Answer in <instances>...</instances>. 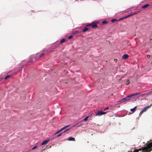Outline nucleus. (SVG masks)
<instances>
[{"mask_svg":"<svg viewBox=\"0 0 152 152\" xmlns=\"http://www.w3.org/2000/svg\"><path fill=\"white\" fill-rule=\"evenodd\" d=\"M102 23L103 24H106L107 23V22L106 21L104 20L102 22Z\"/></svg>","mask_w":152,"mask_h":152,"instance_id":"b1692460","label":"nucleus"},{"mask_svg":"<svg viewBox=\"0 0 152 152\" xmlns=\"http://www.w3.org/2000/svg\"><path fill=\"white\" fill-rule=\"evenodd\" d=\"M69 130V129H66V130H65L64 131V132H66V131L68 130Z\"/></svg>","mask_w":152,"mask_h":152,"instance_id":"7c9ffc66","label":"nucleus"},{"mask_svg":"<svg viewBox=\"0 0 152 152\" xmlns=\"http://www.w3.org/2000/svg\"><path fill=\"white\" fill-rule=\"evenodd\" d=\"M137 107V106H135L134 108L130 109V110L132 112V113H133L135 111Z\"/></svg>","mask_w":152,"mask_h":152,"instance_id":"2eb2a0df","label":"nucleus"},{"mask_svg":"<svg viewBox=\"0 0 152 152\" xmlns=\"http://www.w3.org/2000/svg\"><path fill=\"white\" fill-rule=\"evenodd\" d=\"M137 13V12H135V13H133L132 14H129V15H128L127 16H125L123 18H124V19L126 18H128L129 17H130V16H132V15H134L135 14H136Z\"/></svg>","mask_w":152,"mask_h":152,"instance_id":"9b49d317","label":"nucleus"},{"mask_svg":"<svg viewBox=\"0 0 152 152\" xmlns=\"http://www.w3.org/2000/svg\"><path fill=\"white\" fill-rule=\"evenodd\" d=\"M96 113V112L95 111H92L91 113V114H90V117H92V114H94V113Z\"/></svg>","mask_w":152,"mask_h":152,"instance_id":"dca6fc26","label":"nucleus"},{"mask_svg":"<svg viewBox=\"0 0 152 152\" xmlns=\"http://www.w3.org/2000/svg\"><path fill=\"white\" fill-rule=\"evenodd\" d=\"M129 56L127 54H125L123 56L122 58L124 59H126L129 58Z\"/></svg>","mask_w":152,"mask_h":152,"instance_id":"6e6552de","label":"nucleus"},{"mask_svg":"<svg viewBox=\"0 0 152 152\" xmlns=\"http://www.w3.org/2000/svg\"><path fill=\"white\" fill-rule=\"evenodd\" d=\"M63 132H62V133H60V134H58L57 135V136L58 137H59L61 136L62 135V134L63 133Z\"/></svg>","mask_w":152,"mask_h":152,"instance_id":"cd10ccee","label":"nucleus"},{"mask_svg":"<svg viewBox=\"0 0 152 152\" xmlns=\"http://www.w3.org/2000/svg\"><path fill=\"white\" fill-rule=\"evenodd\" d=\"M99 22L95 20L91 23V25H91V26L93 28H95L97 27V24H99Z\"/></svg>","mask_w":152,"mask_h":152,"instance_id":"f03ea898","label":"nucleus"},{"mask_svg":"<svg viewBox=\"0 0 152 152\" xmlns=\"http://www.w3.org/2000/svg\"><path fill=\"white\" fill-rule=\"evenodd\" d=\"M140 94V93H136L132 94L131 95H138L139 94Z\"/></svg>","mask_w":152,"mask_h":152,"instance_id":"5701e85b","label":"nucleus"},{"mask_svg":"<svg viewBox=\"0 0 152 152\" xmlns=\"http://www.w3.org/2000/svg\"><path fill=\"white\" fill-rule=\"evenodd\" d=\"M65 41V39H62L60 41V43L62 44Z\"/></svg>","mask_w":152,"mask_h":152,"instance_id":"a211bd4d","label":"nucleus"},{"mask_svg":"<svg viewBox=\"0 0 152 152\" xmlns=\"http://www.w3.org/2000/svg\"><path fill=\"white\" fill-rule=\"evenodd\" d=\"M69 125H67V126H64V127H63L62 128H61V129H60L58 131H57V132H56L55 133V134H57L58 133H59L60 132H61V131H62L63 130H64L65 129H66V128L67 127H69Z\"/></svg>","mask_w":152,"mask_h":152,"instance_id":"20e7f679","label":"nucleus"},{"mask_svg":"<svg viewBox=\"0 0 152 152\" xmlns=\"http://www.w3.org/2000/svg\"><path fill=\"white\" fill-rule=\"evenodd\" d=\"M73 37V36L72 35H71L68 37V39H71Z\"/></svg>","mask_w":152,"mask_h":152,"instance_id":"393cba45","label":"nucleus"},{"mask_svg":"<svg viewBox=\"0 0 152 152\" xmlns=\"http://www.w3.org/2000/svg\"><path fill=\"white\" fill-rule=\"evenodd\" d=\"M152 105V104H151L150 105H148V106H146L142 110L143 111H144V112H145L147 110L148 108H149Z\"/></svg>","mask_w":152,"mask_h":152,"instance_id":"9d476101","label":"nucleus"},{"mask_svg":"<svg viewBox=\"0 0 152 152\" xmlns=\"http://www.w3.org/2000/svg\"><path fill=\"white\" fill-rule=\"evenodd\" d=\"M11 75H8L6 76L4 78V80H7L8 78H9L11 77Z\"/></svg>","mask_w":152,"mask_h":152,"instance_id":"f3484780","label":"nucleus"},{"mask_svg":"<svg viewBox=\"0 0 152 152\" xmlns=\"http://www.w3.org/2000/svg\"><path fill=\"white\" fill-rule=\"evenodd\" d=\"M150 57V56L149 55H148L147 56V57L148 58H149Z\"/></svg>","mask_w":152,"mask_h":152,"instance_id":"473e14b6","label":"nucleus"},{"mask_svg":"<svg viewBox=\"0 0 152 152\" xmlns=\"http://www.w3.org/2000/svg\"><path fill=\"white\" fill-rule=\"evenodd\" d=\"M120 20V19L119 20H118V21H119ZM115 21H118V20H116V19H113L112 20H111L112 22H113V23Z\"/></svg>","mask_w":152,"mask_h":152,"instance_id":"aec40b11","label":"nucleus"},{"mask_svg":"<svg viewBox=\"0 0 152 152\" xmlns=\"http://www.w3.org/2000/svg\"><path fill=\"white\" fill-rule=\"evenodd\" d=\"M123 76H122V78H123Z\"/></svg>","mask_w":152,"mask_h":152,"instance_id":"79ce46f5","label":"nucleus"},{"mask_svg":"<svg viewBox=\"0 0 152 152\" xmlns=\"http://www.w3.org/2000/svg\"><path fill=\"white\" fill-rule=\"evenodd\" d=\"M91 25H91V24H88L87 25H86V26L87 27H90V26H91Z\"/></svg>","mask_w":152,"mask_h":152,"instance_id":"4be33fe9","label":"nucleus"},{"mask_svg":"<svg viewBox=\"0 0 152 152\" xmlns=\"http://www.w3.org/2000/svg\"><path fill=\"white\" fill-rule=\"evenodd\" d=\"M89 116H88L86 117L85 118H84L83 119V121H86L88 120V118L89 117Z\"/></svg>","mask_w":152,"mask_h":152,"instance_id":"6ab92c4d","label":"nucleus"},{"mask_svg":"<svg viewBox=\"0 0 152 152\" xmlns=\"http://www.w3.org/2000/svg\"><path fill=\"white\" fill-rule=\"evenodd\" d=\"M66 140L68 141H75V139L74 137H69L68 139H67Z\"/></svg>","mask_w":152,"mask_h":152,"instance_id":"1a4fd4ad","label":"nucleus"},{"mask_svg":"<svg viewBox=\"0 0 152 152\" xmlns=\"http://www.w3.org/2000/svg\"><path fill=\"white\" fill-rule=\"evenodd\" d=\"M37 105L38 107H41L43 106V104L41 101H38L37 102Z\"/></svg>","mask_w":152,"mask_h":152,"instance_id":"423d86ee","label":"nucleus"},{"mask_svg":"<svg viewBox=\"0 0 152 152\" xmlns=\"http://www.w3.org/2000/svg\"><path fill=\"white\" fill-rule=\"evenodd\" d=\"M129 83V80H127L126 81V85H128Z\"/></svg>","mask_w":152,"mask_h":152,"instance_id":"a878e982","label":"nucleus"},{"mask_svg":"<svg viewBox=\"0 0 152 152\" xmlns=\"http://www.w3.org/2000/svg\"><path fill=\"white\" fill-rule=\"evenodd\" d=\"M49 139H48L43 141L41 144L42 145H43L47 143L48 142H49Z\"/></svg>","mask_w":152,"mask_h":152,"instance_id":"f8f14e48","label":"nucleus"},{"mask_svg":"<svg viewBox=\"0 0 152 152\" xmlns=\"http://www.w3.org/2000/svg\"><path fill=\"white\" fill-rule=\"evenodd\" d=\"M78 32V31H76L75 32V33H77V32Z\"/></svg>","mask_w":152,"mask_h":152,"instance_id":"c9c22d12","label":"nucleus"},{"mask_svg":"<svg viewBox=\"0 0 152 152\" xmlns=\"http://www.w3.org/2000/svg\"><path fill=\"white\" fill-rule=\"evenodd\" d=\"M109 109V107H107L104 109V110H106Z\"/></svg>","mask_w":152,"mask_h":152,"instance_id":"2f4dec72","label":"nucleus"},{"mask_svg":"<svg viewBox=\"0 0 152 152\" xmlns=\"http://www.w3.org/2000/svg\"><path fill=\"white\" fill-rule=\"evenodd\" d=\"M121 80V79H120V80Z\"/></svg>","mask_w":152,"mask_h":152,"instance_id":"ea45409f","label":"nucleus"},{"mask_svg":"<svg viewBox=\"0 0 152 152\" xmlns=\"http://www.w3.org/2000/svg\"><path fill=\"white\" fill-rule=\"evenodd\" d=\"M144 111H143V110H142V111H141L140 112V113H139V115L140 116H141L142 114V113H143V112H144Z\"/></svg>","mask_w":152,"mask_h":152,"instance_id":"412c9836","label":"nucleus"},{"mask_svg":"<svg viewBox=\"0 0 152 152\" xmlns=\"http://www.w3.org/2000/svg\"><path fill=\"white\" fill-rule=\"evenodd\" d=\"M139 152H143V151H142H142H139Z\"/></svg>","mask_w":152,"mask_h":152,"instance_id":"58836bf2","label":"nucleus"},{"mask_svg":"<svg viewBox=\"0 0 152 152\" xmlns=\"http://www.w3.org/2000/svg\"><path fill=\"white\" fill-rule=\"evenodd\" d=\"M123 76H122V78H123Z\"/></svg>","mask_w":152,"mask_h":152,"instance_id":"a19ab883","label":"nucleus"},{"mask_svg":"<svg viewBox=\"0 0 152 152\" xmlns=\"http://www.w3.org/2000/svg\"><path fill=\"white\" fill-rule=\"evenodd\" d=\"M37 59H36V58H32V57H30V59H29V60L28 61H29V62H35V61H36V60H37Z\"/></svg>","mask_w":152,"mask_h":152,"instance_id":"0eeeda50","label":"nucleus"},{"mask_svg":"<svg viewBox=\"0 0 152 152\" xmlns=\"http://www.w3.org/2000/svg\"><path fill=\"white\" fill-rule=\"evenodd\" d=\"M149 4H147L143 5L142 6V8L143 9H144L147 8L149 6Z\"/></svg>","mask_w":152,"mask_h":152,"instance_id":"ddd939ff","label":"nucleus"},{"mask_svg":"<svg viewBox=\"0 0 152 152\" xmlns=\"http://www.w3.org/2000/svg\"><path fill=\"white\" fill-rule=\"evenodd\" d=\"M21 98H24V96H22V97H21Z\"/></svg>","mask_w":152,"mask_h":152,"instance_id":"e433bc0d","label":"nucleus"},{"mask_svg":"<svg viewBox=\"0 0 152 152\" xmlns=\"http://www.w3.org/2000/svg\"><path fill=\"white\" fill-rule=\"evenodd\" d=\"M150 141H151V142H152V140H150ZM150 142H148V143H150Z\"/></svg>","mask_w":152,"mask_h":152,"instance_id":"f704fd0d","label":"nucleus"},{"mask_svg":"<svg viewBox=\"0 0 152 152\" xmlns=\"http://www.w3.org/2000/svg\"><path fill=\"white\" fill-rule=\"evenodd\" d=\"M45 55V54L44 53H42L41 55L39 56V58Z\"/></svg>","mask_w":152,"mask_h":152,"instance_id":"bb28decb","label":"nucleus"},{"mask_svg":"<svg viewBox=\"0 0 152 152\" xmlns=\"http://www.w3.org/2000/svg\"><path fill=\"white\" fill-rule=\"evenodd\" d=\"M152 95V89L149 91H148L146 93L142 94L140 95Z\"/></svg>","mask_w":152,"mask_h":152,"instance_id":"39448f33","label":"nucleus"},{"mask_svg":"<svg viewBox=\"0 0 152 152\" xmlns=\"http://www.w3.org/2000/svg\"><path fill=\"white\" fill-rule=\"evenodd\" d=\"M88 30V28H87L86 26L84 27V29L83 30V32H85Z\"/></svg>","mask_w":152,"mask_h":152,"instance_id":"4468645a","label":"nucleus"},{"mask_svg":"<svg viewBox=\"0 0 152 152\" xmlns=\"http://www.w3.org/2000/svg\"><path fill=\"white\" fill-rule=\"evenodd\" d=\"M37 147V146H36L34 147H33L32 148V150H34V149H35V148H36Z\"/></svg>","mask_w":152,"mask_h":152,"instance_id":"c85d7f7f","label":"nucleus"},{"mask_svg":"<svg viewBox=\"0 0 152 152\" xmlns=\"http://www.w3.org/2000/svg\"><path fill=\"white\" fill-rule=\"evenodd\" d=\"M106 113V112H104L102 111H99L97 113H96V116H100L103 115H104Z\"/></svg>","mask_w":152,"mask_h":152,"instance_id":"7ed1b4c3","label":"nucleus"},{"mask_svg":"<svg viewBox=\"0 0 152 152\" xmlns=\"http://www.w3.org/2000/svg\"><path fill=\"white\" fill-rule=\"evenodd\" d=\"M111 95H113V94H112Z\"/></svg>","mask_w":152,"mask_h":152,"instance_id":"4c0bfd02","label":"nucleus"},{"mask_svg":"<svg viewBox=\"0 0 152 152\" xmlns=\"http://www.w3.org/2000/svg\"><path fill=\"white\" fill-rule=\"evenodd\" d=\"M114 61H117V59H114Z\"/></svg>","mask_w":152,"mask_h":152,"instance_id":"72a5a7b5","label":"nucleus"},{"mask_svg":"<svg viewBox=\"0 0 152 152\" xmlns=\"http://www.w3.org/2000/svg\"><path fill=\"white\" fill-rule=\"evenodd\" d=\"M133 96H127L122 99L121 100L119 101L120 103H126L127 102L129 101L131 98Z\"/></svg>","mask_w":152,"mask_h":152,"instance_id":"f257e3e1","label":"nucleus"},{"mask_svg":"<svg viewBox=\"0 0 152 152\" xmlns=\"http://www.w3.org/2000/svg\"><path fill=\"white\" fill-rule=\"evenodd\" d=\"M3 77H1L0 78V83H2V82H1L2 80L3 79Z\"/></svg>","mask_w":152,"mask_h":152,"instance_id":"c756f323","label":"nucleus"}]
</instances>
